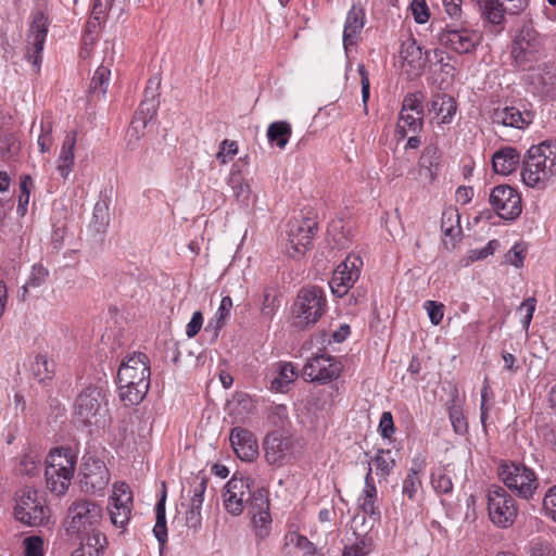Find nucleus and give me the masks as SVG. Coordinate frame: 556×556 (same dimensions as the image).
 <instances>
[{
    "mask_svg": "<svg viewBox=\"0 0 556 556\" xmlns=\"http://www.w3.org/2000/svg\"><path fill=\"white\" fill-rule=\"evenodd\" d=\"M504 3V15H518L529 5V0H501Z\"/></svg>",
    "mask_w": 556,
    "mask_h": 556,
    "instance_id": "nucleus-63",
    "label": "nucleus"
},
{
    "mask_svg": "<svg viewBox=\"0 0 556 556\" xmlns=\"http://www.w3.org/2000/svg\"><path fill=\"white\" fill-rule=\"evenodd\" d=\"M400 59L402 68L410 77L419 76L426 65L421 47L412 38L402 42Z\"/></svg>",
    "mask_w": 556,
    "mask_h": 556,
    "instance_id": "nucleus-24",
    "label": "nucleus"
},
{
    "mask_svg": "<svg viewBox=\"0 0 556 556\" xmlns=\"http://www.w3.org/2000/svg\"><path fill=\"white\" fill-rule=\"evenodd\" d=\"M236 455L243 462H253L258 455L256 437L248 429L235 427L229 435Z\"/></svg>",
    "mask_w": 556,
    "mask_h": 556,
    "instance_id": "nucleus-23",
    "label": "nucleus"
},
{
    "mask_svg": "<svg viewBox=\"0 0 556 556\" xmlns=\"http://www.w3.org/2000/svg\"><path fill=\"white\" fill-rule=\"evenodd\" d=\"M528 81L533 89V92L554 97L556 94V74L552 71L551 66L544 64L538 68H530Z\"/></svg>",
    "mask_w": 556,
    "mask_h": 556,
    "instance_id": "nucleus-27",
    "label": "nucleus"
},
{
    "mask_svg": "<svg viewBox=\"0 0 556 556\" xmlns=\"http://www.w3.org/2000/svg\"><path fill=\"white\" fill-rule=\"evenodd\" d=\"M132 495L125 482L114 483L110 497L109 515L117 528H125L130 519Z\"/></svg>",
    "mask_w": 556,
    "mask_h": 556,
    "instance_id": "nucleus-18",
    "label": "nucleus"
},
{
    "mask_svg": "<svg viewBox=\"0 0 556 556\" xmlns=\"http://www.w3.org/2000/svg\"><path fill=\"white\" fill-rule=\"evenodd\" d=\"M530 556H556L555 551L547 541L534 540L531 542Z\"/></svg>",
    "mask_w": 556,
    "mask_h": 556,
    "instance_id": "nucleus-60",
    "label": "nucleus"
},
{
    "mask_svg": "<svg viewBox=\"0 0 556 556\" xmlns=\"http://www.w3.org/2000/svg\"><path fill=\"white\" fill-rule=\"evenodd\" d=\"M491 121L496 126L523 130L532 123L533 114L528 110L521 111L513 105H498L493 109Z\"/></svg>",
    "mask_w": 556,
    "mask_h": 556,
    "instance_id": "nucleus-20",
    "label": "nucleus"
},
{
    "mask_svg": "<svg viewBox=\"0 0 556 556\" xmlns=\"http://www.w3.org/2000/svg\"><path fill=\"white\" fill-rule=\"evenodd\" d=\"M291 126L287 122H274L267 129V137L270 142H275L280 149L285 148L291 136Z\"/></svg>",
    "mask_w": 556,
    "mask_h": 556,
    "instance_id": "nucleus-42",
    "label": "nucleus"
},
{
    "mask_svg": "<svg viewBox=\"0 0 556 556\" xmlns=\"http://www.w3.org/2000/svg\"><path fill=\"white\" fill-rule=\"evenodd\" d=\"M535 306H536L535 298L530 296V298H527L526 300H523V302L518 307V311L522 314L520 323H521L522 328L526 331H528L529 326L531 324L533 313L535 311Z\"/></svg>",
    "mask_w": 556,
    "mask_h": 556,
    "instance_id": "nucleus-54",
    "label": "nucleus"
},
{
    "mask_svg": "<svg viewBox=\"0 0 556 556\" xmlns=\"http://www.w3.org/2000/svg\"><path fill=\"white\" fill-rule=\"evenodd\" d=\"M364 25L365 12L361 5L354 4L348 12L343 30V45L345 49L356 43Z\"/></svg>",
    "mask_w": 556,
    "mask_h": 556,
    "instance_id": "nucleus-29",
    "label": "nucleus"
},
{
    "mask_svg": "<svg viewBox=\"0 0 556 556\" xmlns=\"http://www.w3.org/2000/svg\"><path fill=\"white\" fill-rule=\"evenodd\" d=\"M203 326V315L200 311H197L192 314L190 321L186 327V336L188 338H194L201 330Z\"/></svg>",
    "mask_w": 556,
    "mask_h": 556,
    "instance_id": "nucleus-64",
    "label": "nucleus"
},
{
    "mask_svg": "<svg viewBox=\"0 0 556 556\" xmlns=\"http://www.w3.org/2000/svg\"><path fill=\"white\" fill-rule=\"evenodd\" d=\"M426 465V457L421 454H417L412 459V466L402 482V495L410 502H415L417 500L421 490V476L425 471Z\"/></svg>",
    "mask_w": 556,
    "mask_h": 556,
    "instance_id": "nucleus-26",
    "label": "nucleus"
},
{
    "mask_svg": "<svg viewBox=\"0 0 556 556\" xmlns=\"http://www.w3.org/2000/svg\"><path fill=\"white\" fill-rule=\"evenodd\" d=\"M372 463L376 467L377 473L381 477L386 478L390 475L392 468L395 465L394 459L390 455V451H383L380 450L375 458L372 459Z\"/></svg>",
    "mask_w": 556,
    "mask_h": 556,
    "instance_id": "nucleus-49",
    "label": "nucleus"
},
{
    "mask_svg": "<svg viewBox=\"0 0 556 556\" xmlns=\"http://www.w3.org/2000/svg\"><path fill=\"white\" fill-rule=\"evenodd\" d=\"M23 545L24 556H43V541L40 536H27Z\"/></svg>",
    "mask_w": 556,
    "mask_h": 556,
    "instance_id": "nucleus-56",
    "label": "nucleus"
},
{
    "mask_svg": "<svg viewBox=\"0 0 556 556\" xmlns=\"http://www.w3.org/2000/svg\"><path fill=\"white\" fill-rule=\"evenodd\" d=\"M33 187V180L29 175H23L20 179V195L17 213L24 216L27 211V205L30 197V189Z\"/></svg>",
    "mask_w": 556,
    "mask_h": 556,
    "instance_id": "nucleus-48",
    "label": "nucleus"
},
{
    "mask_svg": "<svg viewBox=\"0 0 556 556\" xmlns=\"http://www.w3.org/2000/svg\"><path fill=\"white\" fill-rule=\"evenodd\" d=\"M431 483L437 493L447 494L453 490L452 477L446 468L432 473Z\"/></svg>",
    "mask_w": 556,
    "mask_h": 556,
    "instance_id": "nucleus-47",
    "label": "nucleus"
},
{
    "mask_svg": "<svg viewBox=\"0 0 556 556\" xmlns=\"http://www.w3.org/2000/svg\"><path fill=\"white\" fill-rule=\"evenodd\" d=\"M296 377L298 372L291 363L278 362L271 367L270 389L283 393Z\"/></svg>",
    "mask_w": 556,
    "mask_h": 556,
    "instance_id": "nucleus-31",
    "label": "nucleus"
},
{
    "mask_svg": "<svg viewBox=\"0 0 556 556\" xmlns=\"http://www.w3.org/2000/svg\"><path fill=\"white\" fill-rule=\"evenodd\" d=\"M279 307L278 298L270 289H265L263 292V301L261 306V317L264 320H271Z\"/></svg>",
    "mask_w": 556,
    "mask_h": 556,
    "instance_id": "nucleus-46",
    "label": "nucleus"
},
{
    "mask_svg": "<svg viewBox=\"0 0 556 556\" xmlns=\"http://www.w3.org/2000/svg\"><path fill=\"white\" fill-rule=\"evenodd\" d=\"M362 264L363 262L358 256L349 255L337 266L329 281L330 289L334 295L342 298L348 293L349 289L353 287L359 277Z\"/></svg>",
    "mask_w": 556,
    "mask_h": 556,
    "instance_id": "nucleus-17",
    "label": "nucleus"
},
{
    "mask_svg": "<svg viewBox=\"0 0 556 556\" xmlns=\"http://www.w3.org/2000/svg\"><path fill=\"white\" fill-rule=\"evenodd\" d=\"M81 491L90 494H101L110 482V472L103 460L87 457L84 458L79 472Z\"/></svg>",
    "mask_w": 556,
    "mask_h": 556,
    "instance_id": "nucleus-13",
    "label": "nucleus"
},
{
    "mask_svg": "<svg viewBox=\"0 0 556 556\" xmlns=\"http://www.w3.org/2000/svg\"><path fill=\"white\" fill-rule=\"evenodd\" d=\"M484 21L492 25L504 23V3L501 0H472Z\"/></svg>",
    "mask_w": 556,
    "mask_h": 556,
    "instance_id": "nucleus-36",
    "label": "nucleus"
},
{
    "mask_svg": "<svg viewBox=\"0 0 556 556\" xmlns=\"http://www.w3.org/2000/svg\"><path fill=\"white\" fill-rule=\"evenodd\" d=\"M121 400L127 405H138L150 388L149 359L143 353H134L117 371Z\"/></svg>",
    "mask_w": 556,
    "mask_h": 556,
    "instance_id": "nucleus-1",
    "label": "nucleus"
},
{
    "mask_svg": "<svg viewBox=\"0 0 556 556\" xmlns=\"http://www.w3.org/2000/svg\"><path fill=\"white\" fill-rule=\"evenodd\" d=\"M379 432L382 438L389 439L394 433L393 417L390 412H383L379 421Z\"/></svg>",
    "mask_w": 556,
    "mask_h": 556,
    "instance_id": "nucleus-61",
    "label": "nucleus"
},
{
    "mask_svg": "<svg viewBox=\"0 0 556 556\" xmlns=\"http://www.w3.org/2000/svg\"><path fill=\"white\" fill-rule=\"evenodd\" d=\"M454 223L458 225L459 223V215L456 210H448L443 212L442 214V220H441V228L445 236L453 237L455 232H459V227L455 228Z\"/></svg>",
    "mask_w": 556,
    "mask_h": 556,
    "instance_id": "nucleus-52",
    "label": "nucleus"
},
{
    "mask_svg": "<svg viewBox=\"0 0 556 556\" xmlns=\"http://www.w3.org/2000/svg\"><path fill=\"white\" fill-rule=\"evenodd\" d=\"M424 94L421 91L408 93L402 102V111L415 112L416 115H424L422 106Z\"/></svg>",
    "mask_w": 556,
    "mask_h": 556,
    "instance_id": "nucleus-50",
    "label": "nucleus"
},
{
    "mask_svg": "<svg viewBox=\"0 0 556 556\" xmlns=\"http://www.w3.org/2000/svg\"><path fill=\"white\" fill-rule=\"evenodd\" d=\"M228 185L231 187L232 194L238 203L243 206H249L251 203L252 191L250 185L241 176L237 164H233L231 167Z\"/></svg>",
    "mask_w": 556,
    "mask_h": 556,
    "instance_id": "nucleus-34",
    "label": "nucleus"
},
{
    "mask_svg": "<svg viewBox=\"0 0 556 556\" xmlns=\"http://www.w3.org/2000/svg\"><path fill=\"white\" fill-rule=\"evenodd\" d=\"M327 311V300L321 288L316 286L302 288L291 308L294 325L308 328L315 325Z\"/></svg>",
    "mask_w": 556,
    "mask_h": 556,
    "instance_id": "nucleus-4",
    "label": "nucleus"
},
{
    "mask_svg": "<svg viewBox=\"0 0 556 556\" xmlns=\"http://www.w3.org/2000/svg\"><path fill=\"white\" fill-rule=\"evenodd\" d=\"M439 40L457 53H469L476 48L479 37L477 33L467 28L447 27L440 33Z\"/></svg>",
    "mask_w": 556,
    "mask_h": 556,
    "instance_id": "nucleus-22",
    "label": "nucleus"
},
{
    "mask_svg": "<svg viewBox=\"0 0 556 556\" xmlns=\"http://www.w3.org/2000/svg\"><path fill=\"white\" fill-rule=\"evenodd\" d=\"M342 366L330 355L320 354L309 358L302 369L306 381L327 383L340 376Z\"/></svg>",
    "mask_w": 556,
    "mask_h": 556,
    "instance_id": "nucleus-16",
    "label": "nucleus"
},
{
    "mask_svg": "<svg viewBox=\"0 0 556 556\" xmlns=\"http://www.w3.org/2000/svg\"><path fill=\"white\" fill-rule=\"evenodd\" d=\"M238 153V144L236 141L225 139L219 144V150L216 154V159L220 164L225 165L229 163Z\"/></svg>",
    "mask_w": 556,
    "mask_h": 556,
    "instance_id": "nucleus-51",
    "label": "nucleus"
},
{
    "mask_svg": "<svg viewBox=\"0 0 556 556\" xmlns=\"http://www.w3.org/2000/svg\"><path fill=\"white\" fill-rule=\"evenodd\" d=\"M207 480L201 478L192 486V496L190 498L189 510L187 511V520L199 522L201 518V508L204 500Z\"/></svg>",
    "mask_w": 556,
    "mask_h": 556,
    "instance_id": "nucleus-38",
    "label": "nucleus"
},
{
    "mask_svg": "<svg viewBox=\"0 0 556 556\" xmlns=\"http://www.w3.org/2000/svg\"><path fill=\"white\" fill-rule=\"evenodd\" d=\"M232 308V300L229 295L222 299L219 307L215 313L214 317L207 324L205 330L208 331L211 327L214 328V337H217L218 331L224 327L227 317Z\"/></svg>",
    "mask_w": 556,
    "mask_h": 556,
    "instance_id": "nucleus-43",
    "label": "nucleus"
},
{
    "mask_svg": "<svg viewBox=\"0 0 556 556\" xmlns=\"http://www.w3.org/2000/svg\"><path fill=\"white\" fill-rule=\"evenodd\" d=\"M371 549V544L367 540H361L354 545L344 548L342 556H365Z\"/></svg>",
    "mask_w": 556,
    "mask_h": 556,
    "instance_id": "nucleus-62",
    "label": "nucleus"
},
{
    "mask_svg": "<svg viewBox=\"0 0 556 556\" xmlns=\"http://www.w3.org/2000/svg\"><path fill=\"white\" fill-rule=\"evenodd\" d=\"M110 74L109 67L103 65L99 66L91 78L90 90L93 93L99 92L104 94L110 84Z\"/></svg>",
    "mask_w": 556,
    "mask_h": 556,
    "instance_id": "nucleus-45",
    "label": "nucleus"
},
{
    "mask_svg": "<svg viewBox=\"0 0 556 556\" xmlns=\"http://www.w3.org/2000/svg\"><path fill=\"white\" fill-rule=\"evenodd\" d=\"M556 176V140L529 148L522 161L521 179L528 187L543 190Z\"/></svg>",
    "mask_w": 556,
    "mask_h": 556,
    "instance_id": "nucleus-2",
    "label": "nucleus"
},
{
    "mask_svg": "<svg viewBox=\"0 0 556 556\" xmlns=\"http://www.w3.org/2000/svg\"><path fill=\"white\" fill-rule=\"evenodd\" d=\"M76 131L66 134L56 160V170L63 179H67L74 167Z\"/></svg>",
    "mask_w": 556,
    "mask_h": 556,
    "instance_id": "nucleus-32",
    "label": "nucleus"
},
{
    "mask_svg": "<svg viewBox=\"0 0 556 556\" xmlns=\"http://www.w3.org/2000/svg\"><path fill=\"white\" fill-rule=\"evenodd\" d=\"M267 421L276 430L285 431L290 425L288 407L283 404H274L267 408Z\"/></svg>",
    "mask_w": 556,
    "mask_h": 556,
    "instance_id": "nucleus-41",
    "label": "nucleus"
},
{
    "mask_svg": "<svg viewBox=\"0 0 556 556\" xmlns=\"http://www.w3.org/2000/svg\"><path fill=\"white\" fill-rule=\"evenodd\" d=\"M489 202L496 214L506 220L516 219L522 211L521 197L508 185H498L490 193Z\"/></svg>",
    "mask_w": 556,
    "mask_h": 556,
    "instance_id": "nucleus-14",
    "label": "nucleus"
},
{
    "mask_svg": "<svg viewBox=\"0 0 556 556\" xmlns=\"http://www.w3.org/2000/svg\"><path fill=\"white\" fill-rule=\"evenodd\" d=\"M102 516V507L97 503L87 500L76 501L68 508V531L88 534L99 532L97 527Z\"/></svg>",
    "mask_w": 556,
    "mask_h": 556,
    "instance_id": "nucleus-11",
    "label": "nucleus"
},
{
    "mask_svg": "<svg viewBox=\"0 0 556 556\" xmlns=\"http://www.w3.org/2000/svg\"><path fill=\"white\" fill-rule=\"evenodd\" d=\"M498 477L507 489L525 500H530L539 486L535 472L523 464H503Z\"/></svg>",
    "mask_w": 556,
    "mask_h": 556,
    "instance_id": "nucleus-8",
    "label": "nucleus"
},
{
    "mask_svg": "<svg viewBox=\"0 0 556 556\" xmlns=\"http://www.w3.org/2000/svg\"><path fill=\"white\" fill-rule=\"evenodd\" d=\"M106 545V538L101 532H93L81 540L80 546L71 556H101Z\"/></svg>",
    "mask_w": 556,
    "mask_h": 556,
    "instance_id": "nucleus-35",
    "label": "nucleus"
},
{
    "mask_svg": "<svg viewBox=\"0 0 556 556\" xmlns=\"http://www.w3.org/2000/svg\"><path fill=\"white\" fill-rule=\"evenodd\" d=\"M250 478L232 476L226 483L223 492L225 509L232 516H239L244 510V505L252 502L253 494L250 490Z\"/></svg>",
    "mask_w": 556,
    "mask_h": 556,
    "instance_id": "nucleus-15",
    "label": "nucleus"
},
{
    "mask_svg": "<svg viewBox=\"0 0 556 556\" xmlns=\"http://www.w3.org/2000/svg\"><path fill=\"white\" fill-rule=\"evenodd\" d=\"M108 412L106 395L99 387L86 388L75 402V417L85 426L103 427Z\"/></svg>",
    "mask_w": 556,
    "mask_h": 556,
    "instance_id": "nucleus-6",
    "label": "nucleus"
},
{
    "mask_svg": "<svg viewBox=\"0 0 556 556\" xmlns=\"http://www.w3.org/2000/svg\"><path fill=\"white\" fill-rule=\"evenodd\" d=\"M371 473L372 469L370 464H368L364 488L357 498V504L364 514L368 515L374 520H378L380 518V509L377 505L378 490Z\"/></svg>",
    "mask_w": 556,
    "mask_h": 556,
    "instance_id": "nucleus-28",
    "label": "nucleus"
},
{
    "mask_svg": "<svg viewBox=\"0 0 556 556\" xmlns=\"http://www.w3.org/2000/svg\"><path fill=\"white\" fill-rule=\"evenodd\" d=\"M424 127V115H414L412 112L402 111L395 128L399 139H404L409 132L419 134Z\"/></svg>",
    "mask_w": 556,
    "mask_h": 556,
    "instance_id": "nucleus-37",
    "label": "nucleus"
},
{
    "mask_svg": "<svg viewBox=\"0 0 556 556\" xmlns=\"http://www.w3.org/2000/svg\"><path fill=\"white\" fill-rule=\"evenodd\" d=\"M49 276V270L42 264H35L26 283L22 288V299L25 300L30 288L42 286Z\"/></svg>",
    "mask_w": 556,
    "mask_h": 556,
    "instance_id": "nucleus-44",
    "label": "nucleus"
},
{
    "mask_svg": "<svg viewBox=\"0 0 556 556\" xmlns=\"http://www.w3.org/2000/svg\"><path fill=\"white\" fill-rule=\"evenodd\" d=\"M48 34V21L43 13L38 12L33 18L27 36L26 59L38 71L41 63V53Z\"/></svg>",
    "mask_w": 556,
    "mask_h": 556,
    "instance_id": "nucleus-19",
    "label": "nucleus"
},
{
    "mask_svg": "<svg viewBox=\"0 0 556 556\" xmlns=\"http://www.w3.org/2000/svg\"><path fill=\"white\" fill-rule=\"evenodd\" d=\"M544 54L543 39L531 26H523L516 35L511 46V56L522 70L532 68V64Z\"/></svg>",
    "mask_w": 556,
    "mask_h": 556,
    "instance_id": "nucleus-7",
    "label": "nucleus"
},
{
    "mask_svg": "<svg viewBox=\"0 0 556 556\" xmlns=\"http://www.w3.org/2000/svg\"><path fill=\"white\" fill-rule=\"evenodd\" d=\"M424 308L427 311L432 325L438 326L441 324L444 316V305L442 303L427 300L424 303Z\"/></svg>",
    "mask_w": 556,
    "mask_h": 556,
    "instance_id": "nucleus-55",
    "label": "nucleus"
},
{
    "mask_svg": "<svg viewBox=\"0 0 556 556\" xmlns=\"http://www.w3.org/2000/svg\"><path fill=\"white\" fill-rule=\"evenodd\" d=\"M498 247L500 243L497 240H491L483 248L470 250L468 258L470 262L484 260L492 255Z\"/></svg>",
    "mask_w": 556,
    "mask_h": 556,
    "instance_id": "nucleus-57",
    "label": "nucleus"
},
{
    "mask_svg": "<svg viewBox=\"0 0 556 556\" xmlns=\"http://www.w3.org/2000/svg\"><path fill=\"white\" fill-rule=\"evenodd\" d=\"M18 471L27 476H36L40 471V460L35 456L26 455L20 463Z\"/></svg>",
    "mask_w": 556,
    "mask_h": 556,
    "instance_id": "nucleus-58",
    "label": "nucleus"
},
{
    "mask_svg": "<svg viewBox=\"0 0 556 556\" xmlns=\"http://www.w3.org/2000/svg\"><path fill=\"white\" fill-rule=\"evenodd\" d=\"M76 462L77 455L71 447H56L49 453L45 476L47 488L52 493L63 495L68 490Z\"/></svg>",
    "mask_w": 556,
    "mask_h": 556,
    "instance_id": "nucleus-3",
    "label": "nucleus"
},
{
    "mask_svg": "<svg viewBox=\"0 0 556 556\" xmlns=\"http://www.w3.org/2000/svg\"><path fill=\"white\" fill-rule=\"evenodd\" d=\"M427 110L439 125L451 124L457 112V103L447 93H434L427 103Z\"/></svg>",
    "mask_w": 556,
    "mask_h": 556,
    "instance_id": "nucleus-25",
    "label": "nucleus"
},
{
    "mask_svg": "<svg viewBox=\"0 0 556 556\" xmlns=\"http://www.w3.org/2000/svg\"><path fill=\"white\" fill-rule=\"evenodd\" d=\"M14 515L18 521L27 526H41L48 519L46 500L37 490L24 488L16 494Z\"/></svg>",
    "mask_w": 556,
    "mask_h": 556,
    "instance_id": "nucleus-9",
    "label": "nucleus"
},
{
    "mask_svg": "<svg viewBox=\"0 0 556 556\" xmlns=\"http://www.w3.org/2000/svg\"><path fill=\"white\" fill-rule=\"evenodd\" d=\"M317 231V223L309 217L294 219L289 223L287 253L295 258L311 247Z\"/></svg>",
    "mask_w": 556,
    "mask_h": 556,
    "instance_id": "nucleus-12",
    "label": "nucleus"
},
{
    "mask_svg": "<svg viewBox=\"0 0 556 556\" xmlns=\"http://www.w3.org/2000/svg\"><path fill=\"white\" fill-rule=\"evenodd\" d=\"M488 513L490 520L495 526L506 529L515 522L518 516V506L504 488L492 485L488 491Z\"/></svg>",
    "mask_w": 556,
    "mask_h": 556,
    "instance_id": "nucleus-10",
    "label": "nucleus"
},
{
    "mask_svg": "<svg viewBox=\"0 0 556 556\" xmlns=\"http://www.w3.org/2000/svg\"><path fill=\"white\" fill-rule=\"evenodd\" d=\"M53 121L51 113L47 112L40 119V135L37 143L41 153L49 152L53 144Z\"/></svg>",
    "mask_w": 556,
    "mask_h": 556,
    "instance_id": "nucleus-40",
    "label": "nucleus"
},
{
    "mask_svg": "<svg viewBox=\"0 0 556 556\" xmlns=\"http://www.w3.org/2000/svg\"><path fill=\"white\" fill-rule=\"evenodd\" d=\"M520 163V154L513 147H504L496 151L492 157L494 172L501 175H509L515 172Z\"/></svg>",
    "mask_w": 556,
    "mask_h": 556,
    "instance_id": "nucleus-33",
    "label": "nucleus"
},
{
    "mask_svg": "<svg viewBox=\"0 0 556 556\" xmlns=\"http://www.w3.org/2000/svg\"><path fill=\"white\" fill-rule=\"evenodd\" d=\"M263 448L268 465L282 467L298 459L302 445L300 440L291 433L274 430L264 438Z\"/></svg>",
    "mask_w": 556,
    "mask_h": 556,
    "instance_id": "nucleus-5",
    "label": "nucleus"
},
{
    "mask_svg": "<svg viewBox=\"0 0 556 556\" xmlns=\"http://www.w3.org/2000/svg\"><path fill=\"white\" fill-rule=\"evenodd\" d=\"M544 515L556 522V484L548 488L542 501Z\"/></svg>",
    "mask_w": 556,
    "mask_h": 556,
    "instance_id": "nucleus-53",
    "label": "nucleus"
},
{
    "mask_svg": "<svg viewBox=\"0 0 556 556\" xmlns=\"http://www.w3.org/2000/svg\"><path fill=\"white\" fill-rule=\"evenodd\" d=\"M55 364L46 355L38 354L31 363V372L39 382L51 380L54 375Z\"/></svg>",
    "mask_w": 556,
    "mask_h": 556,
    "instance_id": "nucleus-39",
    "label": "nucleus"
},
{
    "mask_svg": "<svg viewBox=\"0 0 556 556\" xmlns=\"http://www.w3.org/2000/svg\"><path fill=\"white\" fill-rule=\"evenodd\" d=\"M439 163V149L434 146L426 147L418 161V174L420 179L427 184H431L437 178Z\"/></svg>",
    "mask_w": 556,
    "mask_h": 556,
    "instance_id": "nucleus-30",
    "label": "nucleus"
},
{
    "mask_svg": "<svg viewBox=\"0 0 556 556\" xmlns=\"http://www.w3.org/2000/svg\"><path fill=\"white\" fill-rule=\"evenodd\" d=\"M251 513L253 515V523L255 528V535L263 540L268 536L271 528V516L269 514V502L267 492L264 489H258L253 493L251 502Z\"/></svg>",
    "mask_w": 556,
    "mask_h": 556,
    "instance_id": "nucleus-21",
    "label": "nucleus"
},
{
    "mask_svg": "<svg viewBox=\"0 0 556 556\" xmlns=\"http://www.w3.org/2000/svg\"><path fill=\"white\" fill-rule=\"evenodd\" d=\"M410 10L417 23L424 24L429 20L430 14L426 0H413Z\"/></svg>",
    "mask_w": 556,
    "mask_h": 556,
    "instance_id": "nucleus-59",
    "label": "nucleus"
}]
</instances>
